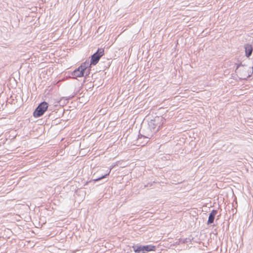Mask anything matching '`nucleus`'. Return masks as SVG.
Returning <instances> with one entry per match:
<instances>
[{
  "mask_svg": "<svg viewBox=\"0 0 253 253\" xmlns=\"http://www.w3.org/2000/svg\"><path fill=\"white\" fill-rule=\"evenodd\" d=\"M163 118L160 117H156L154 119L151 120L148 123L149 128L156 132H157L162 126Z\"/></svg>",
  "mask_w": 253,
  "mask_h": 253,
  "instance_id": "nucleus-1",
  "label": "nucleus"
},
{
  "mask_svg": "<svg viewBox=\"0 0 253 253\" xmlns=\"http://www.w3.org/2000/svg\"><path fill=\"white\" fill-rule=\"evenodd\" d=\"M48 108V103L45 101L41 103L36 108L33 113L35 118H39L43 115Z\"/></svg>",
  "mask_w": 253,
  "mask_h": 253,
  "instance_id": "nucleus-2",
  "label": "nucleus"
},
{
  "mask_svg": "<svg viewBox=\"0 0 253 253\" xmlns=\"http://www.w3.org/2000/svg\"><path fill=\"white\" fill-rule=\"evenodd\" d=\"M141 131L143 132V134H141V135L147 138H151L156 133L155 131H153V130H152L149 128V126L148 125L146 127L142 129Z\"/></svg>",
  "mask_w": 253,
  "mask_h": 253,
  "instance_id": "nucleus-3",
  "label": "nucleus"
},
{
  "mask_svg": "<svg viewBox=\"0 0 253 253\" xmlns=\"http://www.w3.org/2000/svg\"><path fill=\"white\" fill-rule=\"evenodd\" d=\"M103 49H98V51L92 56L90 64L97 63L100 58L103 55Z\"/></svg>",
  "mask_w": 253,
  "mask_h": 253,
  "instance_id": "nucleus-4",
  "label": "nucleus"
},
{
  "mask_svg": "<svg viewBox=\"0 0 253 253\" xmlns=\"http://www.w3.org/2000/svg\"><path fill=\"white\" fill-rule=\"evenodd\" d=\"M85 74V73L83 71V69H80V67H79L77 70H75L72 75L73 76V78H80L82 77H84L85 78H86V76H84V74Z\"/></svg>",
  "mask_w": 253,
  "mask_h": 253,
  "instance_id": "nucleus-5",
  "label": "nucleus"
},
{
  "mask_svg": "<svg viewBox=\"0 0 253 253\" xmlns=\"http://www.w3.org/2000/svg\"><path fill=\"white\" fill-rule=\"evenodd\" d=\"M217 210H213L211 211V212L209 214V218H208V222H207L208 224H211L213 222L214 219L215 218V216L217 214Z\"/></svg>",
  "mask_w": 253,
  "mask_h": 253,
  "instance_id": "nucleus-6",
  "label": "nucleus"
},
{
  "mask_svg": "<svg viewBox=\"0 0 253 253\" xmlns=\"http://www.w3.org/2000/svg\"><path fill=\"white\" fill-rule=\"evenodd\" d=\"M156 249V247L151 245L142 246V253H146L150 251H154Z\"/></svg>",
  "mask_w": 253,
  "mask_h": 253,
  "instance_id": "nucleus-7",
  "label": "nucleus"
},
{
  "mask_svg": "<svg viewBox=\"0 0 253 253\" xmlns=\"http://www.w3.org/2000/svg\"><path fill=\"white\" fill-rule=\"evenodd\" d=\"M246 56L248 57L250 56L252 53L253 48L251 44H246L245 45Z\"/></svg>",
  "mask_w": 253,
  "mask_h": 253,
  "instance_id": "nucleus-8",
  "label": "nucleus"
},
{
  "mask_svg": "<svg viewBox=\"0 0 253 253\" xmlns=\"http://www.w3.org/2000/svg\"><path fill=\"white\" fill-rule=\"evenodd\" d=\"M89 65V62H85L80 66V69H83V71L86 74H87L88 73V69H87V68Z\"/></svg>",
  "mask_w": 253,
  "mask_h": 253,
  "instance_id": "nucleus-9",
  "label": "nucleus"
},
{
  "mask_svg": "<svg viewBox=\"0 0 253 253\" xmlns=\"http://www.w3.org/2000/svg\"><path fill=\"white\" fill-rule=\"evenodd\" d=\"M132 248L135 253H142V246L134 245L132 246Z\"/></svg>",
  "mask_w": 253,
  "mask_h": 253,
  "instance_id": "nucleus-10",
  "label": "nucleus"
},
{
  "mask_svg": "<svg viewBox=\"0 0 253 253\" xmlns=\"http://www.w3.org/2000/svg\"><path fill=\"white\" fill-rule=\"evenodd\" d=\"M8 82L7 85H9L11 87L16 88L17 86V80H8Z\"/></svg>",
  "mask_w": 253,
  "mask_h": 253,
  "instance_id": "nucleus-11",
  "label": "nucleus"
},
{
  "mask_svg": "<svg viewBox=\"0 0 253 253\" xmlns=\"http://www.w3.org/2000/svg\"><path fill=\"white\" fill-rule=\"evenodd\" d=\"M111 171V169L109 170V172H107V173L104 174V175H102L100 177H98V178H95V179H94V180L95 181H98L105 177H106L107 176L109 175V173Z\"/></svg>",
  "mask_w": 253,
  "mask_h": 253,
  "instance_id": "nucleus-12",
  "label": "nucleus"
},
{
  "mask_svg": "<svg viewBox=\"0 0 253 253\" xmlns=\"http://www.w3.org/2000/svg\"><path fill=\"white\" fill-rule=\"evenodd\" d=\"M97 81L98 80H94V81L93 82V85H92L93 86H94V85H96L97 87L99 86V84L95 83V82Z\"/></svg>",
  "mask_w": 253,
  "mask_h": 253,
  "instance_id": "nucleus-13",
  "label": "nucleus"
},
{
  "mask_svg": "<svg viewBox=\"0 0 253 253\" xmlns=\"http://www.w3.org/2000/svg\"><path fill=\"white\" fill-rule=\"evenodd\" d=\"M101 27H99V29H98V30H101Z\"/></svg>",
  "mask_w": 253,
  "mask_h": 253,
  "instance_id": "nucleus-14",
  "label": "nucleus"
}]
</instances>
